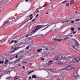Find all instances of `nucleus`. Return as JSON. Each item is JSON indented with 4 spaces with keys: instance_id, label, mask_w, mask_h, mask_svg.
<instances>
[{
    "instance_id": "nucleus-1",
    "label": "nucleus",
    "mask_w": 80,
    "mask_h": 80,
    "mask_svg": "<svg viewBox=\"0 0 80 80\" xmlns=\"http://www.w3.org/2000/svg\"><path fill=\"white\" fill-rule=\"evenodd\" d=\"M42 27H43V26L42 25H38L36 26L34 29L31 32L32 34H33V33H35V32H37L38 30H39L40 29L42 28Z\"/></svg>"
},
{
    "instance_id": "nucleus-2",
    "label": "nucleus",
    "mask_w": 80,
    "mask_h": 80,
    "mask_svg": "<svg viewBox=\"0 0 80 80\" xmlns=\"http://www.w3.org/2000/svg\"><path fill=\"white\" fill-rule=\"evenodd\" d=\"M58 57L59 60H61V59H62V58H64V59H63L64 61H65L63 62L62 63H59L60 65H62L63 64V63H65V62H67V60H68V58H65V56L63 54H60L59 55Z\"/></svg>"
},
{
    "instance_id": "nucleus-3",
    "label": "nucleus",
    "mask_w": 80,
    "mask_h": 80,
    "mask_svg": "<svg viewBox=\"0 0 80 80\" xmlns=\"http://www.w3.org/2000/svg\"><path fill=\"white\" fill-rule=\"evenodd\" d=\"M73 40H74V42H76L75 46H76V47H78V45H79V43H78V41H77V40H75V39H73Z\"/></svg>"
},
{
    "instance_id": "nucleus-4",
    "label": "nucleus",
    "mask_w": 80,
    "mask_h": 80,
    "mask_svg": "<svg viewBox=\"0 0 80 80\" xmlns=\"http://www.w3.org/2000/svg\"><path fill=\"white\" fill-rule=\"evenodd\" d=\"M72 61L74 63H75V62H79V61L77 60L76 58H74L73 59Z\"/></svg>"
},
{
    "instance_id": "nucleus-5",
    "label": "nucleus",
    "mask_w": 80,
    "mask_h": 80,
    "mask_svg": "<svg viewBox=\"0 0 80 80\" xmlns=\"http://www.w3.org/2000/svg\"><path fill=\"white\" fill-rule=\"evenodd\" d=\"M32 78H36V79H37L38 78H37V76L35 75H32Z\"/></svg>"
},
{
    "instance_id": "nucleus-6",
    "label": "nucleus",
    "mask_w": 80,
    "mask_h": 80,
    "mask_svg": "<svg viewBox=\"0 0 80 80\" xmlns=\"http://www.w3.org/2000/svg\"><path fill=\"white\" fill-rule=\"evenodd\" d=\"M14 48V50L13 51H12V52L11 53H13L14 52H15V51H16V50H18V49H19V48Z\"/></svg>"
},
{
    "instance_id": "nucleus-7",
    "label": "nucleus",
    "mask_w": 80,
    "mask_h": 80,
    "mask_svg": "<svg viewBox=\"0 0 80 80\" xmlns=\"http://www.w3.org/2000/svg\"><path fill=\"white\" fill-rule=\"evenodd\" d=\"M53 60H58L59 59V58L58 57H55L53 58Z\"/></svg>"
},
{
    "instance_id": "nucleus-8",
    "label": "nucleus",
    "mask_w": 80,
    "mask_h": 80,
    "mask_svg": "<svg viewBox=\"0 0 80 80\" xmlns=\"http://www.w3.org/2000/svg\"><path fill=\"white\" fill-rule=\"evenodd\" d=\"M70 67L68 66V67H66L65 68H63V70H68V69H70Z\"/></svg>"
},
{
    "instance_id": "nucleus-9",
    "label": "nucleus",
    "mask_w": 80,
    "mask_h": 80,
    "mask_svg": "<svg viewBox=\"0 0 80 80\" xmlns=\"http://www.w3.org/2000/svg\"><path fill=\"white\" fill-rule=\"evenodd\" d=\"M78 73H77V72L75 73L74 74V76L75 77H78Z\"/></svg>"
},
{
    "instance_id": "nucleus-10",
    "label": "nucleus",
    "mask_w": 80,
    "mask_h": 80,
    "mask_svg": "<svg viewBox=\"0 0 80 80\" xmlns=\"http://www.w3.org/2000/svg\"><path fill=\"white\" fill-rule=\"evenodd\" d=\"M8 62H9L8 60V59H6L5 60V62H4V63L5 64H7V63Z\"/></svg>"
},
{
    "instance_id": "nucleus-11",
    "label": "nucleus",
    "mask_w": 80,
    "mask_h": 80,
    "mask_svg": "<svg viewBox=\"0 0 80 80\" xmlns=\"http://www.w3.org/2000/svg\"><path fill=\"white\" fill-rule=\"evenodd\" d=\"M73 2H74V0H72L70 2V5H72Z\"/></svg>"
},
{
    "instance_id": "nucleus-12",
    "label": "nucleus",
    "mask_w": 80,
    "mask_h": 80,
    "mask_svg": "<svg viewBox=\"0 0 80 80\" xmlns=\"http://www.w3.org/2000/svg\"><path fill=\"white\" fill-rule=\"evenodd\" d=\"M18 78H19V77L18 76H16L14 78V80H17V79H18Z\"/></svg>"
},
{
    "instance_id": "nucleus-13",
    "label": "nucleus",
    "mask_w": 80,
    "mask_h": 80,
    "mask_svg": "<svg viewBox=\"0 0 80 80\" xmlns=\"http://www.w3.org/2000/svg\"><path fill=\"white\" fill-rule=\"evenodd\" d=\"M49 64L51 65V64H52V60L49 61Z\"/></svg>"
},
{
    "instance_id": "nucleus-14",
    "label": "nucleus",
    "mask_w": 80,
    "mask_h": 80,
    "mask_svg": "<svg viewBox=\"0 0 80 80\" xmlns=\"http://www.w3.org/2000/svg\"><path fill=\"white\" fill-rule=\"evenodd\" d=\"M47 71L48 72H52L53 71H52L51 69H49L47 70Z\"/></svg>"
},
{
    "instance_id": "nucleus-15",
    "label": "nucleus",
    "mask_w": 80,
    "mask_h": 80,
    "mask_svg": "<svg viewBox=\"0 0 80 80\" xmlns=\"http://www.w3.org/2000/svg\"><path fill=\"white\" fill-rule=\"evenodd\" d=\"M29 48H30V46H28L26 48V50H28L29 49Z\"/></svg>"
},
{
    "instance_id": "nucleus-16",
    "label": "nucleus",
    "mask_w": 80,
    "mask_h": 80,
    "mask_svg": "<svg viewBox=\"0 0 80 80\" xmlns=\"http://www.w3.org/2000/svg\"><path fill=\"white\" fill-rule=\"evenodd\" d=\"M71 22V20H69V21H66L65 22H63V21H62V23H65L66 22Z\"/></svg>"
},
{
    "instance_id": "nucleus-17",
    "label": "nucleus",
    "mask_w": 80,
    "mask_h": 80,
    "mask_svg": "<svg viewBox=\"0 0 80 80\" xmlns=\"http://www.w3.org/2000/svg\"><path fill=\"white\" fill-rule=\"evenodd\" d=\"M71 30L72 32H73L75 30V28H71Z\"/></svg>"
},
{
    "instance_id": "nucleus-18",
    "label": "nucleus",
    "mask_w": 80,
    "mask_h": 80,
    "mask_svg": "<svg viewBox=\"0 0 80 80\" xmlns=\"http://www.w3.org/2000/svg\"><path fill=\"white\" fill-rule=\"evenodd\" d=\"M12 78V77L11 76L10 77H8L7 78H6V80H8V79H9V78Z\"/></svg>"
},
{
    "instance_id": "nucleus-19",
    "label": "nucleus",
    "mask_w": 80,
    "mask_h": 80,
    "mask_svg": "<svg viewBox=\"0 0 80 80\" xmlns=\"http://www.w3.org/2000/svg\"><path fill=\"white\" fill-rule=\"evenodd\" d=\"M4 62V61L3 60L2 61H0V64H2V63H3Z\"/></svg>"
},
{
    "instance_id": "nucleus-20",
    "label": "nucleus",
    "mask_w": 80,
    "mask_h": 80,
    "mask_svg": "<svg viewBox=\"0 0 80 80\" xmlns=\"http://www.w3.org/2000/svg\"><path fill=\"white\" fill-rule=\"evenodd\" d=\"M67 39H69V38L66 37V38L63 39L64 40H67Z\"/></svg>"
},
{
    "instance_id": "nucleus-21",
    "label": "nucleus",
    "mask_w": 80,
    "mask_h": 80,
    "mask_svg": "<svg viewBox=\"0 0 80 80\" xmlns=\"http://www.w3.org/2000/svg\"><path fill=\"white\" fill-rule=\"evenodd\" d=\"M42 57H45V56H46V54H45V53H42Z\"/></svg>"
},
{
    "instance_id": "nucleus-22",
    "label": "nucleus",
    "mask_w": 80,
    "mask_h": 80,
    "mask_svg": "<svg viewBox=\"0 0 80 80\" xmlns=\"http://www.w3.org/2000/svg\"><path fill=\"white\" fill-rule=\"evenodd\" d=\"M13 42H14V41H13V40H12V41H11L10 42V44H12V43H13Z\"/></svg>"
},
{
    "instance_id": "nucleus-23",
    "label": "nucleus",
    "mask_w": 80,
    "mask_h": 80,
    "mask_svg": "<svg viewBox=\"0 0 80 80\" xmlns=\"http://www.w3.org/2000/svg\"><path fill=\"white\" fill-rule=\"evenodd\" d=\"M66 7H68V6H69V3H66Z\"/></svg>"
},
{
    "instance_id": "nucleus-24",
    "label": "nucleus",
    "mask_w": 80,
    "mask_h": 80,
    "mask_svg": "<svg viewBox=\"0 0 80 80\" xmlns=\"http://www.w3.org/2000/svg\"><path fill=\"white\" fill-rule=\"evenodd\" d=\"M62 76V74H60L59 75H58V77H61Z\"/></svg>"
},
{
    "instance_id": "nucleus-25",
    "label": "nucleus",
    "mask_w": 80,
    "mask_h": 80,
    "mask_svg": "<svg viewBox=\"0 0 80 80\" xmlns=\"http://www.w3.org/2000/svg\"><path fill=\"white\" fill-rule=\"evenodd\" d=\"M52 23H50L49 24H48L47 25H48V26H50L51 25H52Z\"/></svg>"
},
{
    "instance_id": "nucleus-26",
    "label": "nucleus",
    "mask_w": 80,
    "mask_h": 80,
    "mask_svg": "<svg viewBox=\"0 0 80 80\" xmlns=\"http://www.w3.org/2000/svg\"><path fill=\"white\" fill-rule=\"evenodd\" d=\"M72 48H74V49H75V50H78L77 49L75 48V46H73L72 47Z\"/></svg>"
},
{
    "instance_id": "nucleus-27",
    "label": "nucleus",
    "mask_w": 80,
    "mask_h": 80,
    "mask_svg": "<svg viewBox=\"0 0 80 80\" xmlns=\"http://www.w3.org/2000/svg\"><path fill=\"white\" fill-rule=\"evenodd\" d=\"M15 57L16 58H18V55H16Z\"/></svg>"
},
{
    "instance_id": "nucleus-28",
    "label": "nucleus",
    "mask_w": 80,
    "mask_h": 80,
    "mask_svg": "<svg viewBox=\"0 0 80 80\" xmlns=\"http://www.w3.org/2000/svg\"><path fill=\"white\" fill-rule=\"evenodd\" d=\"M14 43H17V41H14Z\"/></svg>"
},
{
    "instance_id": "nucleus-29",
    "label": "nucleus",
    "mask_w": 80,
    "mask_h": 80,
    "mask_svg": "<svg viewBox=\"0 0 80 80\" xmlns=\"http://www.w3.org/2000/svg\"><path fill=\"white\" fill-rule=\"evenodd\" d=\"M75 22V21H72L71 22V23H74Z\"/></svg>"
},
{
    "instance_id": "nucleus-30",
    "label": "nucleus",
    "mask_w": 80,
    "mask_h": 80,
    "mask_svg": "<svg viewBox=\"0 0 80 80\" xmlns=\"http://www.w3.org/2000/svg\"><path fill=\"white\" fill-rule=\"evenodd\" d=\"M37 52H41L40 49H38L37 50Z\"/></svg>"
},
{
    "instance_id": "nucleus-31",
    "label": "nucleus",
    "mask_w": 80,
    "mask_h": 80,
    "mask_svg": "<svg viewBox=\"0 0 80 80\" xmlns=\"http://www.w3.org/2000/svg\"><path fill=\"white\" fill-rule=\"evenodd\" d=\"M20 3H21V2H20L17 6L16 7H18V5H19V4H20Z\"/></svg>"
},
{
    "instance_id": "nucleus-32",
    "label": "nucleus",
    "mask_w": 80,
    "mask_h": 80,
    "mask_svg": "<svg viewBox=\"0 0 80 80\" xmlns=\"http://www.w3.org/2000/svg\"><path fill=\"white\" fill-rule=\"evenodd\" d=\"M32 18H33V16H32V17L30 18V20H32Z\"/></svg>"
},
{
    "instance_id": "nucleus-33",
    "label": "nucleus",
    "mask_w": 80,
    "mask_h": 80,
    "mask_svg": "<svg viewBox=\"0 0 80 80\" xmlns=\"http://www.w3.org/2000/svg\"><path fill=\"white\" fill-rule=\"evenodd\" d=\"M31 78H32V77H31V76H30L29 77V80H30V79H31Z\"/></svg>"
},
{
    "instance_id": "nucleus-34",
    "label": "nucleus",
    "mask_w": 80,
    "mask_h": 80,
    "mask_svg": "<svg viewBox=\"0 0 80 80\" xmlns=\"http://www.w3.org/2000/svg\"><path fill=\"white\" fill-rule=\"evenodd\" d=\"M34 72V70H32L30 72L31 73H32V72Z\"/></svg>"
},
{
    "instance_id": "nucleus-35",
    "label": "nucleus",
    "mask_w": 80,
    "mask_h": 80,
    "mask_svg": "<svg viewBox=\"0 0 80 80\" xmlns=\"http://www.w3.org/2000/svg\"><path fill=\"white\" fill-rule=\"evenodd\" d=\"M35 20V19H34L32 20V22H34Z\"/></svg>"
},
{
    "instance_id": "nucleus-36",
    "label": "nucleus",
    "mask_w": 80,
    "mask_h": 80,
    "mask_svg": "<svg viewBox=\"0 0 80 80\" xmlns=\"http://www.w3.org/2000/svg\"><path fill=\"white\" fill-rule=\"evenodd\" d=\"M38 12H39V11H38V10H37L36 11V13H38Z\"/></svg>"
},
{
    "instance_id": "nucleus-37",
    "label": "nucleus",
    "mask_w": 80,
    "mask_h": 80,
    "mask_svg": "<svg viewBox=\"0 0 80 80\" xmlns=\"http://www.w3.org/2000/svg\"><path fill=\"white\" fill-rule=\"evenodd\" d=\"M76 32V31H75V32H73V34H75V33H76V32Z\"/></svg>"
},
{
    "instance_id": "nucleus-38",
    "label": "nucleus",
    "mask_w": 80,
    "mask_h": 80,
    "mask_svg": "<svg viewBox=\"0 0 80 80\" xmlns=\"http://www.w3.org/2000/svg\"><path fill=\"white\" fill-rule=\"evenodd\" d=\"M22 68H23V69H25V66H23Z\"/></svg>"
},
{
    "instance_id": "nucleus-39",
    "label": "nucleus",
    "mask_w": 80,
    "mask_h": 80,
    "mask_svg": "<svg viewBox=\"0 0 80 80\" xmlns=\"http://www.w3.org/2000/svg\"><path fill=\"white\" fill-rule=\"evenodd\" d=\"M29 21V19H28V20L27 21H26L24 23H27V22H28Z\"/></svg>"
},
{
    "instance_id": "nucleus-40",
    "label": "nucleus",
    "mask_w": 80,
    "mask_h": 80,
    "mask_svg": "<svg viewBox=\"0 0 80 80\" xmlns=\"http://www.w3.org/2000/svg\"><path fill=\"white\" fill-rule=\"evenodd\" d=\"M31 73V72H29L28 73V75H30V74Z\"/></svg>"
},
{
    "instance_id": "nucleus-41",
    "label": "nucleus",
    "mask_w": 80,
    "mask_h": 80,
    "mask_svg": "<svg viewBox=\"0 0 80 80\" xmlns=\"http://www.w3.org/2000/svg\"><path fill=\"white\" fill-rule=\"evenodd\" d=\"M39 14H37L36 16V17H38V16Z\"/></svg>"
},
{
    "instance_id": "nucleus-42",
    "label": "nucleus",
    "mask_w": 80,
    "mask_h": 80,
    "mask_svg": "<svg viewBox=\"0 0 80 80\" xmlns=\"http://www.w3.org/2000/svg\"><path fill=\"white\" fill-rule=\"evenodd\" d=\"M54 40H55V41H56V40H57V38H55L54 39Z\"/></svg>"
},
{
    "instance_id": "nucleus-43",
    "label": "nucleus",
    "mask_w": 80,
    "mask_h": 80,
    "mask_svg": "<svg viewBox=\"0 0 80 80\" xmlns=\"http://www.w3.org/2000/svg\"><path fill=\"white\" fill-rule=\"evenodd\" d=\"M46 7V5H44L42 7H41V8H42V7Z\"/></svg>"
},
{
    "instance_id": "nucleus-44",
    "label": "nucleus",
    "mask_w": 80,
    "mask_h": 80,
    "mask_svg": "<svg viewBox=\"0 0 80 80\" xmlns=\"http://www.w3.org/2000/svg\"><path fill=\"white\" fill-rule=\"evenodd\" d=\"M67 2V1H64V2H62V3H65V2Z\"/></svg>"
},
{
    "instance_id": "nucleus-45",
    "label": "nucleus",
    "mask_w": 80,
    "mask_h": 80,
    "mask_svg": "<svg viewBox=\"0 0 80 80\" xmlns=\"http://www.w3.org/2000/svg\"><path fill=\"white\" fill-rule=\"evenodd\" d=\"M62 40V39H58V41H61Z\"/></svg>"
},
{
    "instance_id": "nucleus-46",
    "label": "nucleus",
    "mask_w": 80,
    "mask_h": 80,
    "mask_svg": "<svg viewBox=\"0 0 80 80\" xmlns=\"http://www.w3.org/2000/svg\"><path fill=\"white\" fill-rule=\"evenodd\" d=\"M28 63V62H22L23 63Z\"/></svg>"
},
{
    "instance_id": "nucleus-47",
    "label": "nucleus",
    "mask_w": 80,
    "mask_h": 80,
    "mask_svg": "<svg viewBox=\"0 0 80 80\" xmlns=\"http://www.w3.org/2000/svg\"><path fill=\"white\" fill-rule=\"evenodd\" d=\"M48 27V26L46 27L45 28H44L43 30H45V29H46V28H47Z\"/></svg>"
},
{
    "instance_id": "nucleus-48",
    "label": "nucleus",
    "mask_w": 80,
    "mask_h": 80,
    "mask_svg": "<svg viewBox=\"0 0 80 80\" xmlns=\"http://www.w3.org/2000/svg\"><path fill=\"white\" fill-rule=\"evenodd\" d=\"M44 59H45V58H41L42 60H44Z\"/></svg>"
},
{
    "instance_id": "nucleus-49",
    "label": "nucleus",
    "mask_w": 80,
    "mask_h": 80,
    "mask_svg": "<svg viewBox=\"0 0 80 80\" xmlns=\"http://www.w3.org/2000/svg\"><path fill=\"white\" fill-rule=\"evenodd\" d=\"M78 20H79V19H76L75 21H78Z\"/></svg>"
},
{
    "instance_id": "nucleus-50",
    "label": "nucleus",
    "mask_w": 80,
    "mask_h": 80,
    "mask_svg": "<svg viewBox=\"0 0 80 80\" xmlns=\"http://www.w3.org/2000/svg\"><path fill=\"white\" fill-rule=\"evenodd\" d=\"M28 36H29V35L28 34L26 36V37H28Z\"/></svg>"
},
{
    "instance_id": "nucleus-51",
    "label": "nucleus",
    "mask_w": 80,
    "mask_h": 80,
    "mask_svg": "<svg viewBox=\"0 0 80 80\" xmlns=\"http://www.w3.org/2000/svg\"><path fill=\"white\" fill-rule=\"evenodd\" d=\"M32 14H31V15L29 16V17H32Z\"/></svg>"
},
{
    "instance_id": "nucleus-52",
    "label": "nucleus",
    "mask_w": 80,
    "mask_h": 80,
    "mask_svg": "<svg viewBox=\"0 0 80 80\" xmlns=\"http://www.w3.org/2000/svg\"><path fill=\"white\" fill-rule=\"evenodd\" d=\"M68 58H72V57H68Z\"/></svg>"
},
{
    "instance_id": "nucleus-53",
    "label": "nucleus",
    "mask_w": 80,
    "mask_h": 80,
    "mask_svg": "<svg viewBox=\"0 0 80 80\" xmlns=\"http://www.w3.org/2000/svg\"><path fill=\"white\" fill-rule=\"evenodd\" d=\"M46 50H48V48H46Z\"/></svg>"
},
{
    "instance_id": "nucleus-54",
    "label": "nucleus",
    "mask_w": 80,
    "mask_h": 80,
    "mask_svg": "<svg viewBox=\"0 0 80 80\" xmlns=\"http://www.w3.org/2000/svg\"><path fill=\"white\" fill-rule=\"evenodd\" d=\"M29 65H32V63H29Z\"/></svg>"
},
{
    "instance_id": "nucleus-55",
    "label": "nucleus",
    "mask_w": 80,
    "mask_h": 80,
    "mask_svg": "<svg viewBox=\"0 0 80 80\" xmlns=\"http://www.w3.org/2000/svg\"><path fill=\"white\" fill-rule=\"evenodd\" d=\"M40 50V51H41L42 50V49H41Z\"/></svg>"
},
{
    "instance_id": "nucleus-56",
    "label": "nucleus",
    "mask_w": 80,
    "mask_h": 80,
    "mask_svg": "<svg viewBox=\"0 0 80 80\" xmlns=\"http://www.w3.org/2000/svg\"><path fill=\"white\" fill-rule=\"evenodd\" d=\"M2 75H0V77H2Z\"/></svg>"
},
{
    "instance_id": "nucleus-57",
    "label": "nucleus",
    "mask_w": 80,
    "mask_h": 80,
    "mask_svg": "<svg viewBox=\"0 0 80 80\" xmlns=\"http://www.w3.org/2000/svg\"><path fill=\"white\" fill-rule=\"evenodd\" d=\"M21 66V64H18V66Z\"/></svg>"
},
{
    "instance_id": "nucleus-58",
    "label": "nucleus",
    "mask_w": 80,
    "mask_h": 80,
    "mask_svg": "<svg viewBox=\"0 0 80 80\" xmlns=\"http://www.w3.org/2000/svg\"><path fill=\"white\" fill-rule=\"evenodd\" d=\"M73 37V35H71V37Z\"/></svg>"
},
{
    "instance_id": "nucleus-59",
    "label": "nucleus",
    "mask_w": 80,
    "mask_h": 80,
    "mask_svg": "<svg viewBox=\"0 0 80 80\" xmlns=\"http://www.w3.org/2000/svg\"><path fill=\"white\" fill-rule=\"evenodd\" d=\"M46 14H48V12H47L46 13Z\"/></svg>"
},
{
    "instance_id": "nucleus-60",
    "label": "nucleus",
    "mask_w": 80,
    "mask_h": 80,
    "mask_svg": "<svg viewBox=\"0 0 80 80\" xmlns=\"http://www.w3.org/2000/svg\"><path fill=\"white\" fill-rule=\"evenodd\" d=\"M78 30H80V28H78Z\"/></svg>"
},
{
    "instance_id": "nucleus-61",
    "label": "nucleus",
    "mask_w": 80,
    "mask_h": 80,
    "mask_svg": "<svg viewBox=\"0 0 80 80\" xmlns=\"http://www.w3.org/2000/svg\"><path fill=\"white\" fill-rule=\"evenodd\" d=\"M51 7H52V8H53V5H52V6H51Z\"/></svg>"
},
{
    "instance_id": "nucleus-62",
    "label": "nucleus",
    "mask_w": 80,
    "mask_h": 80,
    "mask_svg": "<svg viewBox=\"0 0 80 80\" xmlns=\"http://www.w3.org/2000/svg\"><path fill=\"white\" fill-rule=\"evenodd\" d=\"M28 0H26V2H28Z\"/></svg>"
},
{
    "instance_id": "nucleus-63",
    "label": "nucleus",
    "mask_w": 80,
    "mask_h": 80,
    "mask_svg": "<svg viewBox=\"0 0 80 80\" xmlns=\"http://www.w3.org/2000/svg\"><path fill=\"white\" fill-rule=\"evenodd\" d=\"M6 23V22H4V23Z\"/></svg>"
},
{
    "instance_id": "nucleus-64",
    "label": "nucleus",
    "mask_w": 80,
    "mask_h": 80,
    "mask_svg": "<svg viewBox=\"0 0 80 80\" xmlns=\"http://www.w3.org/2000/svg\"><path fill=\"white\" fill-rule=\"evenodd\" d=\"M77 12H78L77 11H76V13H77Z\"/></svg>"
}]
</instances>
